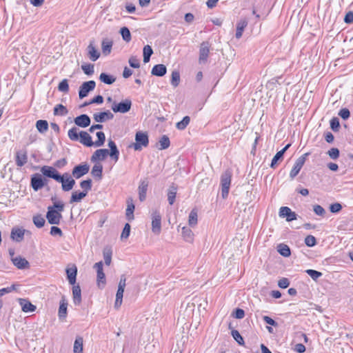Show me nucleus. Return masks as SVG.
<instances>
[{"label": "nucleus", "instance_id": "f257e3e1", "mask_svg": "<svg viewBox=\"0 0 353 353\" xmlns=\"http://www.w3.org/2000/svg\"><path fill=\"white\" fill-rule=\"evenodd\" d=\"M108 147L110 150L108 149H98L97 150L91 157V161L96 162L97 161H102L105 159L108 155H110L111 159L117 162L119 157V150L114 141L112 139L108 140Z\"/></svg>", "mask_w": 353, "mask_h": 353}, {"label": "nucleus", "instance_id": "f03ea898", "mask_svg": "<svg viewBox=\"0 0 353 353\" xmlns=\"http://www.w3.org/2000/svg\"><path fill=\"white\" fill-rule=\"evenodd\" d=\"M64 210V204L61 202H54L52 206L48 207L46 219L50 224L58 225L62 219L61 212Z\"/></svg>", "mask_w": 353, "mask_h": 353}, {"label": "nucleus", "instance_id": "7ed1b4c3", "mask_svg": "<svg viewBox=\"0 0 353 353\" xmlns=\"http://www.w3.org/2000/svg\"><path fill=\"white\" fill-rule=\"evenodd\" d=\"M68 136L72 141H80L81 143L87 146L91 147L94 145L92 137L85 131H80L77 127H72L68 130Z\"/></svg>", "mask_w": 353, "mask_h": 353}, {"label": "nucleus", "instance_id": "20e7f679", "mask_svg": "<svg viewBox=\"0 0 353 353\" xmlns=\"http://www.w3.org/2000/svg\"><path fill=\"white\" fill-rule=\"evenodd\" d=\"M232 172L227 170L221 176V196L223 199H226L229 194L231 184Z\"/></svg>", "mask_w": 353, "mask_h": 353}, {"label": "nucleus", "instance_id": "39448f33", "mask_svg": "<svg viewBox=\"0 0 353 353\" xmlns=\"http://www.w3.org/2000/svg\"><path fill=\"white\" fill-rule=\"evenodd\" d=\"M135 143L133 148L137 151L142 150L143 147H147L149 144L148 136L146 132L139 131L135 134Z\"/></svg>", "mask_w": 353, "mask_h": 353}, {"label": "nucleus", "instance_id": "423d86ee", "mask_svg": "<svg viewBox=\"0 0 353 353\" xmlns=\"http://www.w3.org/2000/svg\"><path fill=\"white\" fill-rule=\"evenodd\" d=\"M310 154V152H306L301 155L300 157H299L296 161L295 163L291 170L290 172V177L291 179H294L295 176H297V174L299 173L300 170H301L303 165H304L307 157Z\"/></svg>", "mask_w": 353, "mask_h": 353}, {"label": "nucleus", "instance_id": "0eeeda50", "mask_svg": "<svg viewBox=\"0 0 353 353\" xmlns=\"http://www.w3.org/2000/svg\"><path fill=\"white\" fill-rule=\"evenodd\" d=\"M132 106L131 100L127 99L124 101L117 103L115 101L113 102L112 105V110L114 112L126 113L130 111Z\"/></svg>", "mask_w": 353, "mask_h": 353}, {"label": "nucleus", "instance_id": "6e6552de", "mask_svg": "<svg viewBox=\"0 0 353 353\" xmlns=\"http://www.w3.org/2000/svg\"><path fill=\"white\" fill-rule=\"evenodd\" d=\"M152 231L157 235L161 231V216L158 210H154L152 213Z\"/></svg>", "mask_w": 353, "mask_h": 353}, {"label": "nucleus", "instance_id": "1a4fd4ad", "mask_svg": "<svg viewBox=\"0 0 353 353\" xmlns=\"http://www.w3.org/2000/svg\"><path fill=\"white\" fill-rule=\"evenodd\" d=\"M46 182L47 180L41 174H34L31 177L30 185L34 191H38L45 186Z\"/></svg>", "mask_w": 353, "mask_h": 353}, {"label": "nucleus", "instance_id": "9d476101", "mask_svg": "<svg viewBox=\"0 0 353 353\" xmlns=\"http://www.w3.org/2000/svg\"><path fill=\"white\" fill-rule=\"evenodd\" d=\"M96 86V83L93 80L85 81L82 83L79 88V97L81 99L87 97L88 93L93 90Z\"/></svg>", "mask_w": 353, "mask_h": 353}, {"label": "nucleus", "instance_id": "9b49d317", "mask_svg": "<svg viewBox=\"0 0 353 353\" xmlns=\"http://www.w3.org/2000/svg\"><path fill=\"white\" fill-rule=\"evenodd\" d=\"M41 172L46 177L53 179L56 181L61 180V174L59 172L53 167L44 165L41 168Z\"/></svg>", "mask_w": 353, "mask_h": 353}, {"label": "nucleus", "instance_id": "f8f14e48", "mask_svg": "<svg viewBox=\"0 0 353 353\" xmlns=\"http://www.w3.org/2000/svg\"><path fill=\"white\" fill-rule=\"evenodd\" d=\"M210 44L208 41H203L201 43L199 49V61L204 63L207 61L210 53Z\"/></svg>", "mask_w": 353, "mask_h": 353}, {"label": "nucleus", "instance_id": "ddd939ff", "mask_svg": "<svg viewBox=\"0 0 353 353\" xmlns=\"http://www.w3.org/2000/svg\"><path fill=\"white\" fill-rule=\"evenodd\" d=\"M89 170L90 166L88 163L79 164L74 167L72 174L75 179H79L86 174Z\"/></svg>", "mask_w": 353, "mask_h": 353}, {"label": "nucleus", "instance_id": "4468645a", "mask_svg": "<svg viewBox=\"0 0 353 353\" xmlns=\"http://www.w3.org/2000/svg\"><path fill=\"white\" fill-rule=\"evenodd\" d=\"M279 216L281 217H285L286 221L288 222L297 219V214L288 207H281L279 210Z\"/></svg>", "mask_w": 353, "mask_h": 353}, {"label": "nucleus", "instance_id": "2eb2a0df", "mask_svg": "<svg viewBox=\"0 0 353 353\" xmlns=\"http://www.w3.org/2000/svg\"><path fill=\"white\" fill-rule=\"evenodd\" d=\"M26 230L19 228H13L11 230L10 238L16 242H21L23 240Z\"/></svg>", "mask_w": 353, "mask_h": 353}, {"label": "nucleus", "instance_id": "dca6fc26", "mask_svg": "<svg viewBox=\"0 0 353 353\" xmlns=\"http://www.w3.org/2000/svg\"><path fill=\"white\" fill-rule=\"evenodd\" d=\"M18 302L21 306L22 311L24 312H32L37 309V307L26 299L20 298L18 299Z\"/></svg>", "mask_w": 353, "mask_h": 353}, {"label": "nucleus", "instance_id": "f3484780", "mask_svg": "<svg viewBox=\"0 0 353 353\" xmlns=\"http://www.w3.org/2000/svg\"><path fill=\"white\" fill-rule=\"evenodd\" d=\"M94 268L97 270V283L98 285L100 287V284L102 283L103 285L105 283V276L103 270V263L102 261H99L96 263L94 265Z\"/></svg>", "mask_w": 353, "mask_h": 353}, {"label": "nucleus", "instance_id": "a211bd4d", "mask_svg": "<svg viewBox=\"0 0 353 353\" xmlns=\"http://www.w3.org/2000/svg\"><path fill=\"white\" fill-rule=\"evenodd\" d=\"M74 123L81 128H86L90 124V118L85 114H81L74 118Z\"/></svg>", "mask_w": 353, "mask_h": 353}, {"label": "nucleus", "instance_id": "6ab92c4d", "mask_svg": "<svg viewBox=\"0 0 353 353\" xmlns=\"http://www.w3.org/2000/svg\"><path fill=\"white\" fill-rule=\"evenodd\" d=\"M93 118L96 122L103 123L106 120L112 119L114 118V114L108 110L106 112L94 114Z\"/></svg>", "mask_w": 353, "mask_h": 353}, {"label": "nucleus", "instance_id": "aec40b11", "mask_svg": "<svg viewBox=\"0 0 353 353\" xmlns=\"http://www.w3.org/2000/svg\"><path fill=\"white\" fill-rule=\"evenodd\" d=\"M127 208L125 210V216L128 221L134 220V211L135 209L132 198L130 197L127 199Z\"/></svg>", "mask_w": 353, "mask_h": 353}, {"label": "nucleus", "instance_id": "412c9836", "mask_svg": "<svg viewBox=\"0 0 353 353\" xmlns=\"http://www.w3.org/2000/svg\"><path fill=\"white\" fill-rule=\"evenodd\" d=\"M148 187V181L146 179L141 180L138 188L139 199L140 201H143L146 198V193Z\"/></svg>", "mask_w": 353, "mask_h": 353}, {"label": "nucleus", "instance_id": "4be33fe9", "mask_svg": "<svg viewBox=\"0 0 353 353\" xmlns=\"http://www.w3.org/2000/svg\"><path fill=\"white\" fill-rule=\"evenodd\" d=\"M93 41H91L87 47L88 55L90 59L92 61H96L100 57V52L95 48L93 44Z\"/></svg>", "mask_w": 353, "mask_h": 353}, {"label": "nucleus", "instance_id": "5701e85b", "mask_svg": "<svg viewBox=\"0 0 353 353\" xmlns=\"http://www.w3.org/2000/svg\"><path fill=\"white\" fill-rule=\"evenodd\" d=\"M16 164L18 167L23 166L28 162L26 150H19L16 153Z\"/></svg>", "mask_w": 353, "mask_h": 353}, {"label": "nucleus", "instance_id": "b1692460", "mask_svg": "<svg viewBox=\"0 0 353 353\" xmlns=\"http://www.w3.org/2000/svg\"><path fill=\"white\" fill-rule=\"evenodd\" d=\"M57 181L61 183L62 190L65 192L71 190L75 185V181L72 178L63 180V178L61 176V180L59 179Z\"/></svg>", "mask_w": 353, "mask_h": 353}, {"label": "nucleus", "instance_id": "393cba45", "mask_svg": "<svg viewBox=\"0 0 353 353\" xmlns=\"http://www.w3.org/2000/svg\"><path fill=\"white\" fill-rule=\"evenodd\" d=\"M248 21L246 19H241L236 23V31L235 37L236 39H240L242 37L244 29L247 27Z\"/></svg>", "mask_w": 353, "mask_h": 353}, {"label": "nucleus", "instance_id": "a878e982", "mask_svg": "<svg viewBox=\"0 0 353 353\" xmlns=\"http://www.w3.org/2000/svg\"><path fill=\"white\" fill-rule=\"evenodd\" d=\"M13 264L20 270L26 269L29 267V262L21 256H17L12 259Z\"/></svg>", "mask_w": 353, "mask_h": 353}, {"label": "nucleus", "instance_id": "bb28decb", "mask_svg": "<svg viewBox=\"0 0 353 353\" xmlns=\"http://www.w3.org/2000/svg\"><path fill=\"white\" fill-rule=\"evenodd\" d=\"M72 296L74 305H79L81 303V290L79 285H74L72 287Z\"/></svg>", "mask_w": 353, "mask_h": 353}, {"label": "nucleus", "instance_id": "cd10ccee", "mask_svg": "<svg viewBox=\"0 0 353 353\" xmlns=\"http://www.w3.org/2000/svg\"><path fill=\"white\" fill-rule=\"evenodd\" d=\"M167 68L163 64H157L154 65L152 69L151 73L154 76L163 77L166 74Z\"/></svg>", "mask_w": 353, "mask_h": 353}, {"label": "nucleus", "instance_id": "c85d7f7f", "mask_svg": "<svg viewBox=\"0 0 353 353\" xmlns=\"http://www.w3.org/2000/svg\"><path fill=\"white\" fill-rule=\"evenodd\" d=\"M91 174L97 180H101L103 177V165L98 163H95L92 168Z\"/></svg>", "mask_w": 353, "mask_h": 353}, {"label": "nucleus", "instance_id": "c756f323", "mask_svg": "<svg viewBox=\"0 0 353 353\" xmlns=\"http://www.w3.org/2000/svg\"><path fill=\"white\" fill-rule=\"evenodd\" d=\"M66 274L70 284L74 285L76 283V278L77 274V269L76 266L71 268H67Z\"/></svg>", "mask_w": 353, "mask_h": 353}, {"label": "nucleus", "instance_id": "7c9ffc66", "mask_svg": "<svg viewBox=\"0 0 353 353\" xmlns=\"http://www.w3.org/2000/svg\"><path fill=\"white\" fill-rule=\"evenodd\" d=\"M67 306L68 303L66 302L64 297L60 301V305L58 312V316L60 319H63L66 317L67 315Z\"/></svg>", "mask_w": 353, "mask_h": 353}, {"label": "nucleus", "instance_id": "2f4dec72", "mask_svg": "<svg viewBox=\"0 0 353 353\" xmlns=\"http://www.w3.org/2000/svg\"><path fill=\"white\" fill-rule=\"evenodd\" d=\"M177 192V187L172 184L168 190V201L170 205H173Z\"/></svg>", "mask_w": 353, "mask_h": 353}, {"label": "nucleus", "instance_id": "473e14b6", "mask_svg": "<svg viewBox=\"0 0 353 353\" xmlns=\"http://www.w3.org/2000/svg\"><path fill=\"white\" fill-rule=\"evenodd\" d=\"M278 252L284 257H288L291 255L290 247L284 243H280L277 245Z\"/></svg>", "mask_w": 353, "mask_h": 353}, {"label": "nucleus", "instance_id": "72a5a7b5", "mask_svg": "<svg viewBox=\"0 0 353 353\" xmlns=\"http://www.w3.org/2000/svg\"><path fill=\"white\" fill-rule=\"evenodd\" d=\"M112 41L108 39H103L101 43L102 52L104 55H108L111 52L112 48Z\"/></svg>", "mask_w": 353, "mask_h": 353}, {"label": "nucleus", "instance_id": "f704fd0d", "mask_svg": "<svg viewBox=\"0 0 353 353\" xmlns=\"http://www.w3.org/2000/svg\"><path fill=\"white\" fill-rule=\"evenodd\" d=\"M87 194H86V192L83 191L80 192H73L70 199V203H73L80 202L84 197L87 196Z\"/></svg>", "mask_w": 353, "mask_h": 353}, {"label": "nucleus", "instance_id": "c9c22d12", "mask_svg": "<svg viewBox=\"0 0 353 353\" xmlns=\"http://www.w3.org/2000/svg\"><path fill=\"white\" fill-rule=\"evenodd\" d=\"M48 123L46 120H38L36 122L37 130L41 134L46 133L48 130Z\"/></svg>", "mask_w": 353, "mask_h": 353}, {"label": "nucleus", "instance_id": "e433bc0d", "mask_svg": "<svg viewBox=\"0 0 353 353\" xmlns=\"http://www.w3.org/2000/svg\"><path fill=\"white\" fill-rule=\"evenodd\" d=\"M99 79L101 82L108 84L111 85L113 83L115 82L116 78L110 74L102 72L99 76Z\"/></svg>", "mask_w": 353, "mask_h": 353}, {"label": "nucleus", "instance_id": "4c0bfd02", "mask_svg": "<svg viewBox=\"0 0 353 353\" xmlns=\"http://www.w3.org/2000/svg\"><path fill=\"white\" fill-rule=\"evenodd\" d=\"M124 290L125 289L121 288V286L118 287L117 292L116 294V300L114 303V307L117 309L120 307V306L122 304Z\"/></svg>", "mask_w": 353, "mask_h": 353}, {"label": "nucleus", "instance_id": "58836bf2", "mask_svg": "<svg viewBox=\"0 0 353 353\" xmlns=\"http://www.w3.org/2000/svg\"><path fill=\"white\" fill-rule=\"evenodd\" d=\"M83 338L78 336L76 338L74 343L73 352L74 353H83Z\"/></svg>", "mask_w": 353, "mask_h": 353}, {"label": "nucleus", "instance_id": "ea45409f", "mask_svg": "<svg viewBox=\"0 0 353 353\" xmlns=\"http://www.w3.org/2000/svg\"><path fill=\"white\" fill-rule=\"evenodd\" d=\"M182 235L184 240L187 242H192L193 241L194 234L191 229L188 227L182 228Z\"/></svg>", "mask_w": 353, "mask_h": 353}, {"label": "nucleus", "instance_id": "a19ab883", "mask_svg": "<svg viewBox=\"0 0 353 353\" xmlns=\"http://www.w3.org/2000/svg\"><path fill=\"white\" fill-rule=\"evenodd\" d=\"M143 62L148 63L150 61V57L153 54V50L152 47L149 45H146L143 47Z\"/></svg>", "mask_w": 353, "mask_h": 353}, {"label": "nucleus", "instance_id": "79ce46f5", "mask_svg": "<svg viewBox=\"0 0 353 353\" xmlns=\"http://www.w3.org/2000/svg\"><path fill=\"white\" fill-rule=\"evenodd\" d=\"M198 214L196 209H192L189 214L188 224L191 227H194L197 224Z\"/></svg>", "mask_w": 353, "mask_h": 353}, {"label": "nucleus", "instance_id": "37998d69", "mask_svg": "<svg viewBox=\"0 0 353 353\" xmlns=\"http://www.w3.org/2000/svg\"><path fill=\"white\" fill-rule=\"evenodd\" d=\"M68 113V110L65 106L62 104H58L54 108V114L65 116Z\"/></svg>", "mask_w": 353, "mask_h": 353}, {"label": "nucleus", "instance_id": "c03bdc74", "mask_svg": "<svg viewBox=\"0 0 353 353\" xmlns=\"http://www.w3.org/2000/svg\"><path fill=\"white\" fill-rule=\"evenodd\" d=\"M283 152H281V150L277 152L272 160L270 167L272 168H275L278 162L283 161Z\"/></svg>", "mask_w": 353, "mask_h": 353}, {"label": "nucleus", "instance_id": "a18cd8bd", "mask_svg": "<svg viewBox=\"0 0 353 353\" xmlns=\"http://www.w3.org/2000/svg\"><path fill=\"white\" fill-rule=\"evenodd\" d=\"M180 83V74L179 71L174 70L171 75V84L174 88L179 85Z\"/></svg>", "mask_w": 353, "mask_h": 353}, {"label": "nucleus", "instance_id": "49530a36", "mask_svg": "<svg viewBox=\"0 0 353 353\" xmlns=\"http://www.w3.org/2000/svg\"><path fill=\"white\" fill-rule=\"evenodd\" d=\"M96 135L97 137V140L95 142H94V145H95L96 147H101L104 144V142L105 141V134L103 132L100 131L97 132Z\"/></svg>", "mask_w": 353, "mask_h": 353}, {"label": "nucleus", "instance_id": "de8ad7c7", "mask_svg": "<svg viewBox=\"0 0 353 353\" xmlns=\"http://www.w3.org/2000/svg\"><path fill=\"white\" fill-rule=\"evenodd\" d=\"M120 33L121 34L122 39L126 41L129 42L130 41L132 37H131V33L130 30L127 27H123L120 29Z\"/></svg>", "mask_w": 353, "mask_h": 353}, {"label": "nucleus", "instance_id": "09e8293b", "mask_svg": "<svg viewBox=\"0 0 353 353\" xmlns=\"http://www.w3.org/2000/svg\"><path fill=\"white\" fill-rule=\"evenodd\" d=\"M190 118L188 116H185L183 118V119L176 123V127L177 129L183 130L185 129V128L188 126V125L190 123Z\"/></svg>", "mask_w": 353, "mask_h": 353}, {"label": "nucleus", "instance_id": "8fccbe9b", "mask_svg": "<svg viewBox=\"0 0 353 353\" xmlns=\"http://www.w3.org/2000/svg\"><path fill=\"white\" fill-rule=\"evenodd\" d=\"M80 187L82 188L83 192L88 193V192L92 189V180L88 179L87 180H83L80 183Z\"/></svg>", "mask_w": 353, "mask_h": 353}, {"label": "nucleus", "instance_id": "3c124183", "mask_svg": "<svg viewBox=\"0 0 353 353\" xmlns=\"http://www.w3.org/2000/svg\"><path fill=\"white\" fill-rule=\"evenodd\" d=\"M58 90L63 93H68L69 92V85L68 79H64L59 83Z\"/></svg>", "mask_w": 353, "mask_h": 353}, {"label": "nucleus", "instance_id": "603ef678", "mask_svg": "<svg viewBox=\"0 0 353 353\" xmlns=\"http://www.w3.org/2000/svg\"><path fill=\"white\" fill-rule=\"evenodd\" d=\"M231 334L234 339L237 342V343L240 345H244L243 338L240 334L239 332L236 330H232L231 332Z\"/></svg>", "mask_w": 353, "mask_h": 353}, {"label": "nucleus", "instance_id": "864d4df0", "mask_svg": "<svg viewBox=\"0 0 353 353\" xmlns=\"http://www.w3.org/2000/svg\"><path fill=\"white\" fill-rule=\"evenodd\" d=\"M45 222V219L41 215L39 214L33 216V223L39 228L43 227Z\"/></svg>", "mask_w": 353, "mask_h": 353}, {"label": "nucleus", "instance_id": "5fc2aeb1", "mask_svg": "<svg viewBox=\"0 0 353 353\" xmlns=\"http://www.w3.org/2000/svg\"><path fill=\"white\" fill-rule=\"evenodd\" d=\"M159 143L161 145V147L159 148L160 150L167 149L170 145V141L168 137L166 135H163L161 138V139L159 141Z\"/></svg>", "mask_w": 353, "mask_h": 353}, {"label": "nucleus", "instance_id": "6e6d98bb", "mask_svg": "<svg viewBox=\"0 0 353 353\" xmlns=\"http://www.w3.org/2000/svg\"><path fill=\"white\" fill-rule=\"evenodd\" d=\"M305 272L314 281H316L319 277H321L323 274L321 272L308 269L305 270Z\"/></svg>", "mask_w": 353, "mask_h": 353}, {"label": "nucleus", "instance_id": "4d7b16f0", "mask_svg": "<svg viewBox=\"0 0 353 353\" xmlns=\"http://www.w3.org/2000/svg\"><path fill=\"white\" fill-rule=\"evenodd\" d=\"M83 72L87 75H92L94 73V65L88 63L81 65Z\"/></svg>", "mask_w": 353, "mask_h": 353}, {"label": "nucleus", "instance_id": "13d9d810", "mask_svg": "<svg viewBox=\"0 0 353 353\" xmlns=\"http://www.w3.org/2000/svg\"><path fill=\"white\" fill-rule=\"evenodd\" d=\"M130 225L128 223L125 224L121 234V239H127L129 237L130 233Z\"/></svg>", "mask_w": 353, "mask_h": 353}, {"label": "nucleus", "instance_id": "bf43d9fd", "mask_svg": "<svg viewBox=\"0 0 353 353\" xmlns=\"http://www.w3.org/2000/svg\"><path fill=\"white\" fill-rule=\"evenodd\" d=\"M330 128L334 132L339 131L340 128V123L339 119L337 117H333L330 120Z\"/></svg>", "mask_w": 353, "mask_h": 353}, {"label": "nucleus", "instance_id": "052dcab7", "mask_svg": "<svg viewBox=\"0 0 353 353\" xmlns=\"http://www.w3.org/2000/svg\"><path fill=\"white\" fill-rule=\"evenodd\" d=\"M305 243L308 247H313L316 244V238L312 235H308L305 238Z\"/></svg>", "mask_w": 353, "mask_h": 353}, {"label": "nucleus", "instance_id": "680f3d73", "mask_svg": "<svg viewBox=\"0 0 353 353\" xmlns=\"http://www.w3.org/2000/svg\"><path fill=\"white\" fill-rule=\"evenodd\" d=\"M103 259L105 263L107 265H110L112 260V252L110 250H104L103 251Z\"/></svg>", "mask_w": 353, "mask_h": 353}, {"label": "nucleus", "instance_id": "e2e57ef3", "mask_svg": "<svg viewBox=\"0 0 353 353\" xmlns=\"http://www.w3.org/2000/svg\"><path fill=\"white\" fill-rule=\"evenodd\" d=\"M327 154L332 159H336L339 158L340 152L336 148H332L328 150Z\"/></svg>", "mask_w": 353, "mask_h": 353}, {"label": "nucleus", "instance_id": "0e129e2a", "mask_svg": "<svg viewBox=\"0 0 353 353\" xmlns=\"http://www.w3.org/2000/svg\"><path fill=\"white\" fill-rule=\"evenodd\" d=\"M128 63L133 68H139L140 67L139 60L136 57H131L128 60Z\"/></svg>", "mask_w": 353, "mask_h": 353}, {"label": "nucleus", "instance_id": "69168bd1", "mask_svg": "<svg viewBox=\"0 0 353 353\" xmlns=\"http://www.w3.org/2000/svg\"><path fill=\"white\" fill-rule=\"evenodd\" d=\"M232 316L238 319H241L245 316V312L243 309L236 308L232 313Z\"/></svg>", "mask_w": 353, "mask_h": 353}, {"label": "nucleus", "instance_id": "338daca9", "mask_svg": "<svg viewBox=\"0 0 353 353\" xmlns=\"http://www.w3.org/2000/svg\"><path fill=\"white\" fill-rule=\"evenodd\" d=\"M342 209V205L339 203H334L330 205V210L332 213H338Z\"/></svg>", "mask_w": 353, "mask_h": 353}, {"label": "nucleus", "instance_id": "774afa93", "mask_svg": "<svg viewBox=\"0 0 353 353\" xmlns=\"http://www.w3.org/2000/svg\"><path fill=\"white\" fill-rule=\"evenodd\" d=\"M339 115L344 120L347 119L350 117V110L345 108L340 110L339 112Z\"/></svg>", "mask_w": 353, "mask_h": 353}]
</instances>
